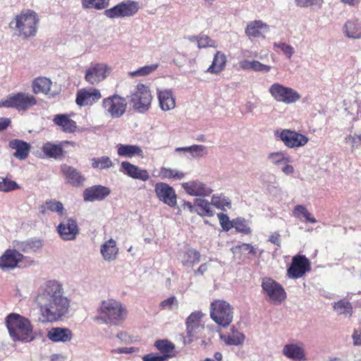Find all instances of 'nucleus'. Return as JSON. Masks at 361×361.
I'll return each instance as SVG.
<instances>
[{"label":"nucleus","instance_id":"f257e3e1","mask_svg":"<svg viewBox=\"0 0 361 361\" xmlns=\"http://www.w3.org/2000/svg\"><path fill=\"white\" fill-rule=\"evenodd\" d=\"M35 302L46 322H56L66 315L70 300L64 295L62 284L56 280L46 281L39 288Z\"/></svg>","mask_w":361,"mask_h":361},{"label":"nucleus","instance_id":"f03ea898","mask_svg":"<svg viewBox=\"0 0 361 361\" xmlns=\"http://www.w3.org/2000/svg\"><path fill=\"white\" fill-rule=\"evenodd\" d=\"M127 314L128 310L121 301L107 298L99 304L94 320L107 325L117 326L124 322Z\"/></svg>","mask_w":361,"mask_h":361},{"label":"nucleus","instance_id":"7ed1b4c3","mask_svg":"<svg viewBox=\"0 0 361 361\" xmlns=\"http://www.w3.org/2000/svg\"><path fill=\"white\" fill-rule=\"evenodd\" d=\"M5 324L13 341L28 343L35 338L30 321L17 313H11L5 318Z\"/></svg>","mask_w":361,"mask_h":361},{"label":"nucleus","instance_id":"20e7f679","mask_svg":"<svg viewBox=\"0 0 361 361\" xmlns=\"http://www.w3.org/2000/svg\"><path fill=\"white\" fill-rule=\"evenodd\" d=\"M38 23L37 14L33 11L27 10L17 15L10 23V27L15 30L16 35L27 39L36 35Z\"/></svg>","mask_w":361,"mask_h":361},{"label":"nucleus","instance_id":"39448f33","mask_svg":"<svg viewBox=\"0 0 361 361\" xmlns=\"http://www.w3.org/2000/svg\"><path fill=\"white\" fill-rule=\"evenodd\" d=\"M209 314L218 325L226 327L233 321V308L224 300H214L210 304Z\"/></svg>","mask_w":361,"mask_h":361},{"label":"nucleus","instance_id":"423d86ee","mask_svg":"<svg viewBox=\"0 0 361 361\" xmlns=\"http://www.w3.org/2000/svg\"><path fill=\"white\" fill-rule=\"evenodd\" d=\"M36 104V98L25 92L12 93L0 100V108H14L18 111H26Z\"/></svg>","mask_w":361,"mask_h":361},{"label":"nucleus","instance_id":"0eeeda50","mask_svg":"<svg viewBox=\"0 0 361 361\" xmlns=\"http://www.w3.org/2000/svg\"><path fill=\"white\" fill-rule=\"evenodd\" d=\"M130 97L133 109L139 113L147 111L151 106L152 95L149 87L144 84H137Z\"/></svg>","mask_w":361,"mask_h":361},{"label":"nucleus","instance_id":"6e6552de","mask_svg":"<svg viewBox=\"0 0 361 361\" xmlns=\"http://www.w3.org/2000/svg\"><path fill=\"white\" fill-rule=\"evenodd\" d=\"M271 96L277 102L293 104L298 102L301 96L294 89L286 87L279 82L272 84L269 88Z\"/></svg>","mask_w":361,"mask_h":361},{"label":"nucleus","instance_id":"1a4fd4ad","mask_svg":"<svg viewBox=\"0 0 361 361\" xmlns=\"http://www.w3.org/2000/svg\"><path fill=\"white\" fill-rule=\"evenodd\" d=\"M274 135L276 140L283 142L288 148H297L305 146L309 141L305 135L288 129H278L275 130Z\"/></svg>","mask_w":361,"mask_h":361},{"label":"nucleus","instance_id":"9d476101","mask_svg":"<svg viewBox=\"0 0 361 361\" xmlns=\"http://www.w3.org/2000/svg\"><path fill=\"white\" fill-rule=\"evenodd\" d=\"M262 288L265 295L274 304L279 305L286 298V293L283 286L269 277L262 279Z\"/></svg>","mask_w":361,"mask_h":361},{"label":"nucleus","instance_id":"9b49d317","mask_svg":"<svg viewBox=\"0 0 361 361\" xmlns=\"http://www.w3.org/2000/svg\"><path fill=\"white\" fill-rule=\"evenodd\" d=\"M102 106L106 115L110 116L113 118H118L125 114L127 108V102L124 97L115 94L104 99Z\"/></svg>","mask_w":361,"mask_h":361},{"label":"nucleus","instance_id":"f8f14e48","mask_svg":"<svg viewBox=\"0 0 361 361\" xmlns=\"http://www.w3.org/2000/svg\"><path fill=\"white\" fill-rule=\"evenodd\" d=\"M138 9L137 2L128 0L121 2L111 8L106 9L104 13L109 18H122L134 16Z\"/></svg>","mask_w":361,"mask_h":361},{"label":"nucleus","instance_id":"ddd939ff","mask_svg":"<svg viewBox=\"0 0 361 361\" xmlns=\"http://www.w3.org/2000/svg\"><path fill=\"white\" fill-rule=\"evenodd\" d=\"M111 71L106 63L91 65L85 71V80L90 85H97L103 81Z\"/></svg>","mask_w":361,"mask_h":361},{"label":"nucleus","instance_id":"4468645a","mask_svg":"<svg viewBox=\"0 0 361 361\" xmlns=\"http://www.w3.org/2000/svg\"><path fill=\"white\" fill-rule=\"evenodd\" d=\"M310 270V262L305 255H295L292 259L290 266L287 269V276L290 279L301 278Z\"/></svg>","mask_w":361,"mask_h":361},{"label":"nucleus","instance_id":"2eb2a0df","mask_svg":"<svg viewBox=\"0 0 361 361\" xmlns=\"http://www.w3.org/2000/svg\"><path fill=\"white\" fill-rule=\"evenodd\" d=\"M154 192L158 200L170 207H174L177 204V195L173 187L163 182L154 185Z\"/></svg>","mask_w":361,"mask_h":361},{"label":"nucleus","instance_id":"dca6fc26","mask_svg":"<svg viewBox=\"0 0 361 361\" xmlns=\"http://www.w3.org/2000/svg\"><path fill=\"white\" fill-rule=\"evenodd\" d=\"M25 258V257L16 250L7 249L0 257V269L2 271L13 270L18 267L19 263Z\"/></svg>","mask_w":361,"mask_h":361},{"label":"nucleus","instance_id":"f3484780","mask_svg":"<svg viewBox=\"0 0 361 361\" xmlns=\"http://www.w3.org/2000/svg\"><path fill=\"white\" fill-rule=\"evenodd\" d=\"M102 98L98 89L89 87L82 88L78 91L75 102L80 106L92 105Z\"/></svg>","mask_w":361,"mask_h":361},{"label":"nucleus","instance_id":"a211bd4d","mask_svg":"<svg viewBox=\"0 0 361 361\" xmlns=\"http://www.w3.org/2000/svg\"><path fill=\"white\" fill-rule=\"evenodd\" d=\"M57 231L63 240H73L79 233V228L76 221L68 218L59 224Z\"/></svg>","mask_w":361,"mask_h":361},{"label":"nucleus","instance_id":"6ab92c4d","mask_svg":"<svg viewBox=\"0 0 361 361\" xmlns=\"http://www.w3.org/2000/svg\"><path fill=\"white\" fill-rule=\"evenodd\" d=\"M282 354L292 360H307L305 345L300 341L286 344L282 349Z\"/></svg>","mask_w":361,"mask_h":361},{"label":"nucleus","instance_id":"aec40b11","mask_svg":"<svg viewBox=\"0 0 361 361\" xmlns=\"http://www.w3.org/2000/svg\"><path fill=\"white\" fill-rule=\"evenodd\" d=\"M70 143L69 141H61L58 144L47 142L43 145L42 150L48 158L61 159L65 154L63 148Z\"/></svg>","mask_w":361,"mask_h":361},{"label":"nucleus","instance_id":"412c9836","mask_svg":"<svg viewBox=\"0 0 361 361\" xmlns=\"http://www.w3.org/2000/svg\"><path fill=\"white\" fill-rule=\"evenodd\" d=\"M111 191L103 185H94L86 188L83 192V199L85 202L101 201L106 198Z\"/></svg>","mask_w":361,"mask_h":361},{"label":"nucleus","instance_id":"4be33fe9","mask_svg":"<svg viewBox=\"0 0 361 361\" xmlns=\"http://www.w3.org/2000/svg\"><path fill=\"white\" fill-rule=\"evenodd\" d=\"M182 187L188 194L192 196H208L212 192L210 188L199 180L183 183Z\"/></svg>","mask_w":361,"mask_h":361},{"label":"nucleus","instance_id":"5701e85b","mask_svg":"<svg viewBox=\"0 0 361 361\" xmlns=\"http://www.w3.org/2000/svg\"><path fill=\"white\" fill-rule=\"evenodd\" d=\"M204 314L201 311H195L192 312L186 319V332L190 338V341L199 332L200 328V322Z\"/></svg>","mask_w":361,"mask_h":361},{"label":"nucleus","instance_id":"b1692460","mask_svg":"<svg viewBox=\"0 0 361 361\" xmlns=\"http://www.w3.org/2000/svg\"><path fill=\"white\" fill-rule=\"evenodd\" d=\"M121 167L125 174L132 178L147 181L149 178V174L145 169H141L137 166L128 161H122Z\"/></svg>","mask_w":361,"mask_h":361},{"label":"nucleus","instance_id":"393cba45","mask_svg":"<svg viewBox=\"0 0 361 361\" xmlns=\"http://www.w3.org/2000/svg\"><path fill=\"white\" fill-rule=\"evenodd\" d=\"M200 257L201 255L197 250L192 247H188L180 252L178 259L183 267L192 268L200 262Z\"/></svg>","mask_w":361,"mask_h":361},{"label":"nucleus","instance_id":"a878e982","mask_svg":"<svg viewBox=\"0 0 361 361\" xmlns=\"http://www.w3.org/2000/svg\"><path fill=\"white\" fill-rule=\"evenodd\" d=\"M157 97L162 111H170L176 107V98L171 90L157 89Z\"/></svg>","mask_w":361,"mask_h":361},{"label":"nucleus","instance_id":"bb28decb","mask_svg":"<svg viewBox=\"0 0 361 361\" xmlns=\"http://www.w3.org/2000/svg\"><path fill=\"white\" fill-rule=\"evenodd\" d=\"M47 336L55 343H67L71 341L73 333L68 328L54 327L48 331Z\"/></svg>","mask_w":361,"mask_h":361},{"label":"nucleus","instance_id":"cd10ccee","mask_svg":"<svg viewBox=\"0 0 361 361\" xmlns=\"http://www.w3.org/2000/svg\"><path fill=\"white\" fill-rule=\"evenodd\" d=\"M13 250L26 254L33 253L37 252L42 246L40 240H27L24 241L13 240L12 242Z\"/></svg>","mask_w":361,"mask_h":361},{"label":"nucleus","instance_id":"c85d7f7f","mask_svg":"<svg viewBox=\"0 0 361 361\" xmlns=\"http://www.w3.org/2000/svg\"><path fill=\"white\" fill-rule=\"evenodd\" d=\"M8 146L16 150L13 155L20 160L25 159L29 155L30 145L23 140L18 139L12 140L9 142Z\"/></svg>","mask_w":361,"mask_h":361},{"label":"nucleus","instance_id":"c756f323","mask_svg":"<svg viewBox=\"0 0 361 361\" xmlns=\"http://www.w3.org/2000/svg\"><path fill=\"white\" fill-rule=\"evenodd\" d=\"M268 30V25L262 20H254L247 24L245 33L250 38L264 37V33Z\"/></svg>","mask_w":361,"mask_h":361},{"label":"nucleus","instance_id":"7c9ffc66","mask_svg":"<svg viewBox=\"0 0 361 361\" xmlns=\"http://www.w3.org/2000/svg\"><path fill=\"white\" fill-rule=\"evenodd\" d=\"M100 252L104 260L111 262L114 260L118 255V248L115 240L111 238L101 245Z\"/></svg>","mask_w":361,"mask_h":361},{"label":"nucleus","instance_id":"2f4dec72","mask_svg":"<svg viewBox=\"0 0 361 361\" xmlns=\"http://www.w3.org/2000/svg\"><path fill=\"white\" fill-rule=\"evenodd\" d=\"M117 154L119 157L132 158L135 156L143 157V151L141 147L136 145H117Z\"/></svg>","mask_w":361,"mask_h":361},{"label":"nucleus","instance_id":"473e14b6","mask_svg":"<svg viewBox=\"0 0 361 361\" xmlns=\"http://www.w3.org/2000/svg\"><path fill=\"white\" fill-rule=\"evenodd\" d=\"M53 121L56 125L60 126L65 133H71L76 130L75 121L71 119L68 115L57 114L54 116Z\"/></svg>","mask_w":361,"mask_h":361},{"label":"nucleus","instance_id":"72a5a7b5","mask_svg":"<svg viewBox=\"0 0 361 361\" xmlns=\"http://www.w3.org/2000/svg\"><path fill=\"white\" fill-rule=\"evenodd\" d=\"M226 62V55L223 52L218 51L214 54L212 63L207 68V72L212 74H219L224 70Z\"/></svg>","mask_w":361,"mask_h":361},{"label":"nucleus","instance_id":"f704fd0d","mask_svg":"<svg viewBox=\"0 0 361 361\" xmlns=\"http://www.w3.org/2000/svg\"><path fill=\"white\" fill-rule=\"evenodd\" d=\"M61 171L66 176L68 182L73 185H78L83 182L85 178L75 168L64 164L61 166Z\"/></svg>","mask_w":361,"mask_h":361},{"label":"nucleus","instance_id":"c9c22d12","mask_svg":"<svg viewBox=\"0 0 361 361\" xmlns=\"http://www.w3.org/2000/svg\"><path fill=\"white\" fill-rule=\"evenodd\" d=\"M220 338L226 344L229 345H241L245 340V336L233 327L228 335H221Z\"/></svg>","mask_w":361,"mask_h":361},{"label":"nucleus","instance_id":"e433bc0d","mask_svg":"<svg viewBox=\"0 0 361 361\" xmlns=\"http://www.w3.org/2000/svg\"><path fill=\"white\" fill-rule=\"evenodd\" d=\"M343 31L345 35L350 38H360L361 23L357 20L348 21L343 27Z\"/></svg>","mask_w":361,"mask_h":361},{"label":"nucleus","instance_id":"4c0bfd02","mask_svg":"<svg viewBox=\"0 0 361 361\" xmlns=\"http://www.w3.org/2000/svg\"><path fill=\"white\" fill-rule=\"evenodd\" d=\"M51 81L47 78H36L32 83V90L35 94L44 93L49 94Z\"/></svg>","mask_w":361,"mask_h":361},{"label":"nucleus","instance_id":"58836bf2","mask_svg":"<svg viewBox=\"0 0 361 361\" xmlns=\"http://www.w3.org/2000/svg\"><path fill=\"white\" fill-rule=\"evenodd\" d=\"M47 210L56 212L58 214L62 215L64 208L61 202L56 201V200H48L44 204L39 207V212L43 214H45Z\"/></svg>","mask_w":361,"mask_h":361},{"label":"nucleus","instance_id":"ea45409f","mask_svg":"<svg viewBox=\"0 0 361 361\" xmlns=\"http://www.w3.org/2000/svg\"><path fill=\"white\" fill-rule=\"evenodd\" d=\"M196 207V212L202 216H212L214 214L212 209V204L207 200L202 198H196L195 200Z\"/></svg>","mask_w":361,"mask_h":361},{"label":"nucleus","instance_id":"a19ab883","mask_svg":"<svg viewBox=\"0 0 361 361\" xmlns=\"http://www.w3.org/2000/svg\"><path fill=\"white\" fill-rule=\"evenodd\" d=\"M267 160L275 166L290 163V157L285 152H274L267 154Z\"/></svg>","mask_w":361,"mask_h":361},{"label":"nucleus","instance_id":"79ce46f5","mask_svg":"<svg viewBox=\"0 0 361 361\" xmlns=\"http://www.w3.org/2000/svg\"><path fill=\"white\" fill-rule=\"evenodd\" d=\"M154 346L164 354L161 357H165V360L173 356L175 346L171 342L167 340H159L155 342Z\"/></svg>","mask_w":361,"mask_h":361},{"label":"nucleus","instance_id":"37998d69","mask_svg":"<svg viewBox=\"0 0 361 361\" xmlns=\"http://www.w3.org/2000/svg\"><path fill=\"white\" fill-rule=\"evenodd\" d=\"M91 166L94 169H108L113 166V162L107 156L94 157L90 159Z\"/></svg>","mask_w":361,"mask_h":361},{"label":"nucleus","instance_id":"c03bdc74","mask_svg":"<svg viewBox=\"0 0 361 361\" xmlns=\"http://www.w3.org/2000/svg\"><path fill=\"white\" fill-rule=\"evenodd\" d=\"M160 175L162 178L173 179L176 180L184 178L185 173L177 169L161 167L160 169Z\"/></svg>","mask_w":361,"mask_h":361},{"label":"nucleus","instance_id":"a18cd8bd","mask_svg":"<svg viewBox=\"0 0 361 361\" xmlns=\"http://www.w3.org/2000/svg\"><path fill=\"white\" fill-rule=\"evenodd\" d=\"M334 310L339 314L351 316L353 314V307L350 302L341 300L334 305Z\"/></svg>","mask_w":361,"mask_h":361},{"label":"nucleus","instance_id":"49530a36","mask_svg":"<svg viewBox=\"0 0 361 361\" xmlns=\"http://www.w3.org/2000/svg\"><path fill=\"white\" fill-rule=\"evenodd\" d=\"M110 0H82V6L85 8L102 10L106 8Z\"/></svg>","mask_w":361,"mask_h":361},{"label":"nucleus","instance_id":"de8ad7c7","mask_svg":"<svg viewBox=\"0 0 361 361\" xmlns=\"http://www.w3.org/2000/svg\"><path fill=\"white\" fill-rule=\"evenodd\" d=\"M293 214L297 217L300 218V216H302L307 221L310 223H316V219L312 216V214L308 212L307 208L301 204L296 205L293 211Z\"/></svg>","mask_w":361,"mask_h":361},{"label":"nucleus","instance_id":"09e8293b","mask_svg":"<svg viewBox=\"0 0 361 361\" xmlns=\"http://www.w3.org/2000/svg\"><path fill=\"white\" fill-rule=\"evenodd\" d=\"M211 204L222 210H225L226 207H231V202L228 198L223 195H214L212 197Z\"/></svg>","mask_w":361,"mask_h":361},{"label":"nucleus","instance_id":"8fccbe9b","mask_svg":"<svg viewBox=\"0 0 361 361\" xmlns=\"http://www.w3.org/2000/svg\"><path fill=\"white\" fill-rule=\"evenodd\" d=\"M158 66L159 65L157 63L145 66L135 71L129 72L128 75L131 77L148 75L150 73L155 71L157 69Z\"/></svg>","mask_w":361,"mask_h":361},{"label":"nucleus","instance_id":"3c124183","mask_svg":"<svg viewBox=\"0 0 361 361\" xmlns=\"http://www.w3.org/2000/svg\"><path fill=\"white\" fill-rule=\"evenodd\" d=\"M189 149V153L193 159H200L208 154L207 147L202 145H192L190 146Z\"/></svg>","mask_w":361,"mask_h":361},{"label":"nucleus","instance_id":"603ef678","mask_svg":"<svg viewBox=\"0 0 361 361\" xmlns=\"http://www.w3.org/2000/svg\"><path fill=\"white\" fill-rule=\"evenodd\" d=\"M199 49H204L208 47H217L216 42L212 39L209 36L205 34H200L199 39H198V46Z\"/></svg>","mask_w":361,"mask_h":361},{"label":"nucleus","instance_id":"864d4df0","mask_svg":"<svg viewBox=\"0 0 361 361\" xmlns=\"http://www.w3.org/2000/svg\"><path fill=\"white\" fill-rule=\"evenodd\" d=\"M233 228L238 231L247 234L251 232L250 228L248 226L247 221L244 219L237 218L233 221Z\"/></svg>","mask_w":361,"mask_h":361},{"label":"nucleus","instance_id":"5fc2aeb1","mask_svg":"<svg viewBox=\"0 0 361 361\" xmlns=\"http://www.w3.org/2000/svg\"><path fill=\"white\" fill-rule=\"evenodd\" d=\"M238 250L247 251L253 257L256 256L257 252V248L250 243H242L231 248V251L234 254L237 253Z\"/></svg>","mask_w":361,"mask_h":361},{"label":"nucleus","instance_id":"6e6d98bb","mask_svg":"<svg viewBox=\"0 0 361 361\" xmlns=\"http://www.w3.org/2000/svg\"><path fill=\"white\" fill-rule=\"evenodd\" d=\"M274 47L280 49L288 59H290L295 53V49L285 42H274Z\"/></svg>","mask_w":361,"mask_h":361},{"label":"nucleus","instance_id":"4d7b16f0","mask_svg":"<svg viewBox=\"0 0 361 361\" xmlns=\"http://www.w3.org/2000/svg\"><path fill=\"white\" fill-rule=\"evenodd\" d=\"M178 302L175 296H171L160 303V307L162 310H173L178 307Z\"/></svg>","mask_w":361,"mask_h":361},{"label":"nucleus","instance_id":"13d9d810","mask_svg":"<svg viewBox=\"0 0 361 361\" xmlns=\"http://www.w3.org/2000/svg\"><path fill=\"white\" fill-rule=\"evenodd\" d=\"M19 186L16 182L8 179H3L0 182V190L4 192H8L18 188Z\"/></svg>","mask_w":361,"mask_h":361},{"label":"nucleus","instance_id":"bf43d9fd","mask_svg":"<svg viewBox=\"0 0 361 361\" xmlns=\"http://www.w3.org/2000/svg\"><path fill=\"white\" fill-rule=\"evenodd\" d=\"M217 216L219 218V223L224 231H228L233 228V221H230L226 214L224 213H219L217 214Z\"/></svg>","mask_w":361,"mask_h":361},{"label":"nucleus","instance_id":"052dcab7","mask_svg":"<svg viewBox=\"0 0 361 361\" xmlns=\"http://www.w3.org/2000/svg\"><path fill=\"white\" fill-rule=\"evenodd\" d=\"M271 66L264 64L259 61L253 60L252 70L255 72L268 73L271 71Z\"/></svg>","mask_w":361,"mask_h":361},{"label":"nucleus","instance_id":"680f3d73","mask_svg":"<svg viewBox=\"0 0 361 361\" xmlns=\"http://www.w3.org/2000/svg\"><path fill=\"white\" fill-rule=\"evenodd\" d=\"M345 141L347 143L350 142L353 148L358 147L361 146V135H348L345 138Z\"/></svg>","mask_w":361,"mask_h":361},{"label":"nucleus","instance_id":"e2e57ef3","mask_svg":"<svg viewBox=\"0 0 361 361\" xmlns=\"http://www.w3.org/2000/svg\"><path fill=\"white\" fill-rule=\"evenodd\" d=\"M117 338L126 343H130L133 341V338L125 331L118 333Z\"/></svg>","mask_w":361,"mask_h":361},{"label":"nucleus","instance_id":"0e129e2a","mask_svg":"<svg viewBox=\"0 0 361 361\" xmlns=\"http://www.w3.org/2000/svg\"><path fill=\"white\" fill-rule=\"evenodd\" d=\"M321 0H295L296 5L300 7H307L318 4Z\"/></svg>","mask_w":361,"mask_h":361},{"label":"nucleus","instance_id":"69168bd1","mask_svg":"<svg viewBox=\"0 0 361 361\" xmlns=\"http://www.w3.org/2000/svg\"><path fill=\"white\" fill-rule=\"evenodd\" d=\"M253 61L243 60L239 62V67L243 71L252 70Z\"/></svg>","mask_w":361,"mask_h":361},{"label":"nucleus","instance_id":"338daca9","mask_svg":"<svg viewBox=\"0 0 361 361\" xmlns=\"http://www.w3.org/2000/svg\"><path fill=\"white\" fill-rule=\"evenodd\" d=\"M142 360L143 361H164L165 357H159L153 354H147L142 357Z\"/></svg>","mask_w":361,"mask_h":361},{"label":"nucleus","instance_id":"774afa93","mask_svg":"<svg viewBox=\"0 0 361 361\" xmlns=\"http://www.w3.org/2000/svg\"><path fill=\"white\" fill-rule=\"evenodd\" d=\"M354 345H361V331L355 330L353 334Z\"/></svg>","mask_w":361,"mask_h":361}]
</instances>
